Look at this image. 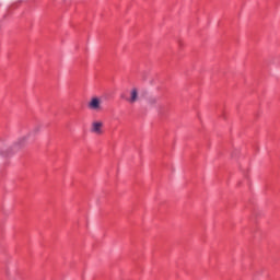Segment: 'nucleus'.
<instances>
[{
  "instance_id": "nucleus-1",
  "label": "nucleus",
  "mask_w": 280,
  "mask_h": 280,
  "mask_svg": "<svg viewBox=\"0 0 280 280\" xmlns=\"http://www.w3.org/2000/svg\"><path fill=\"white\" fill-rule=\"evenodd\" d=\"M88 108L94 113H100L103 109L102 107V97L92 96L88 103Z\"/></svg>"
},
{
  "instance_id": "nucleus-2",
  "label": "nucleus",
  "mask_w": 280,
  "mask_h": 280,
  "mask_svg": "<svg viewBox=\"0 0 280 280\" xmlns=\"http://www.w3.org/2000/svg\"><path fill=\"white\" fill-rule=\"evenodd\" d=\"M90 131L93 135H104V121L102 120L92 121Z\"/></svg>"
},
{
  "instance_id": "nucleus-3",
  "label": "nucleus",
  "mask_w": 280,
  "mask_h": 280,
  "mask_svg": "<svg viewBox=\"0 0 280 280\" xmlns=\"http://www.w3.org/2000/svg\"><path fill=\"white\" fill-rule=\"evenodd\" d=\"M127 102L129 104H136V102H139V90L137 88L131 89Z\"/></svg>"
},
{
  "instance_id": "nucleus-4",
  "label": "nucleus",
  "mask_w": 280,
  "mask_h": 280,
  "mask_svg": "<svg viewBox=\"0 0 280 280\" xmlns=\"http://www.w3.org/2000/svg\"><path fill=\"white\" fill-rule=\"evenodd\" d=\"M27 137L30 136H24L18 139V141L14 143V147L18 148V150H20V148H23V145H25V143L27 142Z\"/></svg>"
},
{
  "instance_id": "nucleus-5",
  "label": "nucleus",
  "mask_w": 280,
  "mask_h": 280,
  "mask_svg": "<svg viewBox=\"0 0 280 280\" xmlns=\"http://www.w3.org/2000/svg\"><path fill=\"white\" fill-rule=\"evenodd\" d=\"M40 132V126H36L34 129H33V133L36 135Z\"/></svg>"
}]
</instances>
